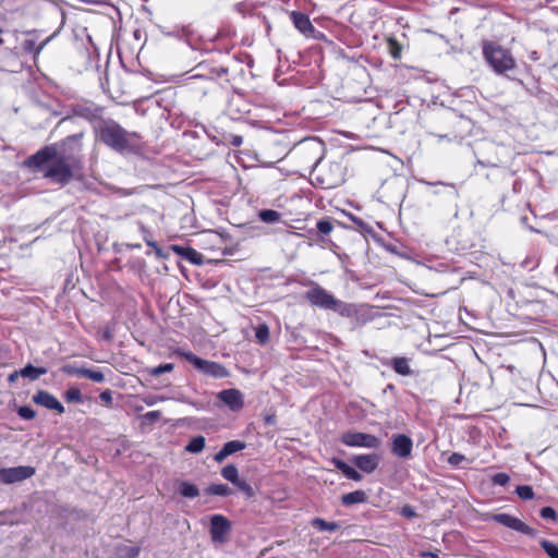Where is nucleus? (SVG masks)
Returning <instances> with one entry per match:
<instances>
[{
    "instance_id": "obj_1",
    "label": "nucleus",
    "mask_w": 558,
    "mask_h": 558,
    "mask_svg": "<svg viewBox=\"0 0 558 558\" xmlns=\"http://www.w3.org/2000/svg\"><path fill=\"white\" fill-rule=\"evenodd\" d=\"M24 166L41 171L52 183L65 185L78 170L71 161L58 155L56 144L47 145L24 160Z\"/></svg>"
},
{
    "instance_id": "obj_2",
    "label": "nucleus",
    "mask_w": 558,
    "mask_h": 558,
    "mask_svg": "<svg viewBox=\"0 0 558 558\" xmlns=\"http://www.w3.org/2000/svg\"><path fill=\"white\" fill-rule=\"evenodd\" d=\"M99 140L111 149L123 153L136 145L137 134L130 133L117 122L109 120L98 129Z\"/></svg>"
},
{
    "instance_id": "obj_3",
    "label": "nucleus",
    "mask_w": 558,
    "mask_h": 558,
    "mask_svg": "<svg viewBox=\"0 0 558 558\" xmlns=\"http://www.w3.org/2000/svg\"><path fill=\"white\" fill-rule=\"evenodd\" d=\"M483 54L485 60L498 74H502L515 66L511 53L496 44L485 43L483 46Z\"/></svg>"
},
{
    "instance_id": "obj_4",
    "label": "nucleus",
    "mask_w": 558,
    "mask_h": 558,
    "mask_svg": "<svg viewBox=\"0 0 558 558\" xmlns=\"http://www.w3.org/2000/svg\"><path fill=\"white\" fill-rule=\"evenodd\" d=\"M177 354L191 363L199 373L211 378H226L230 372L222 364L204 360L190 351L177 350Z\"/></svg>"
},
{
    "instance_id": "obj_5",
    "label": "nucleus",
    "mask_w": 558,
    "mask_h": 558,
    "mask_svg": "<svg viewBox=\"0 0 558 558\" xmlns=\"http://www.w3.org/2000/svg\"><path fill=\"white\" fill-rule=\"evenodd\" d=\"M83 136H84V133L80 132V133H76V134L65 137L63 141H61L59 143H54L58 155L62 156L68 161H71L78 169H80V165H81Z\"/></svg>"
},
{
    "instance_id": "obj_6",
    "label": "nucleus",
    "mask_w": 558,
    "mask_h": 558,
    "mask_svg": "<svg viewBox=\"0 0 558 558\" xmlns=\"http://www.w3.org/2000/svg\"><path fill=\"white\" fill-rule=\"evenodd\" d=\"M341 442L348 447H361L376 449L380 446V440L376 436L360 432H347L341 436Z\"/></svg>"
},
{
    "instance_id": "obj_7",
    "label": "nucleus",
    "mask_w": 558,
    "mask_h": 558,
    "mask_svg": "<svg viewBox=\"0 0 558 558\" xmlns=\"http://www.w3.org/2000/svg\"><path fill=\"white\" fill-rule=\"evenodd\" d=\"M35 473L36 469L29 465L2 468L0 469V482L3 484H14L31 478Z\"/></svg>"
},
{
    "instance_id": "obj_8",
    "label": "nucleus",
    "mask_w": 558,
    "mask_h": 558,
    "mask_svg": "<svg viewBox=\"0 0 558 558\" xmlns=\"http://www.w3.org/2000/svg\"><path fill=\"white\" fill-rule=\"evenodd\" d=\"M305 299L312 305L324 310H331L337 300L331 293L318 284H315L312 289L306 291Z\"/></svg>"
},
{
    "instance_id": "obj_9",
    "label": "nucleus",
    "mask_w": 558,
    "mask_h": 558,
    "mask_svg": "<svg viewBox=\"0 0 558 558\" xmlns=\"http://www.w3.org/2000/svg\"><path fill=\"white\" fill-rule=\"evenodd\" d=\"M490 519L506 527H509L513 531L520 532L522 534L529 536H535L536 531L522 522L520 519L508 514V513H495L490 515Z\"/></svg>"
},
{
    "instance_id": "obj_10",
    "label": "nucleus",
    "mask_w": 558,
    "mask_h": 558,
    "mask_svg": "<svg viewBox=\"0 0 558 558\" xmlns=\"http://www.w3.org/2000/svg\"><path fill=\"white\" fill-rule=\"evenodd\" d=\"M413 448L412 439L403 434L393 435L391 442V451L395 456L405 459L411 456Z\"/></svg>"
},
{
    "instance_id": "obj_11",
    "label": "nucleus",
    "mask_w": 558,
    "mask_h": 558,
    "mask_svg": "<svg viewBox=\"0 0 558 558\" xmlns=\"http://www.w3.org/2000/svg\"><path fill=\"white\" fill-rule=\"evenodd\" d=\"M230 531L229 520L221 514H214L210 519V534L215 542H223Z\"/></svg>"
},
{
    "instance_id": "obj_12",
    "label": "nucleus",
    "mask_w": 558,
    "mask_h": 558,
    "mask_svg": "<svg viewBox=\"0 0 558 558\" xmlns=\"http://www.w3.org/2000/svg\"><path fill=\"white\" fill-rule=\"evenodd\" d=\"M218 399L232 411H240L244 405L242 392L234 388L221 390L218 393Z\"/></svg>"
},
{
    "instance_id": "obj_13",
    "label": "nucleus",
    "mask_w": 558,
    "mask_h": 558,
    "mask_svg": "<svg viewBox=\"0 0 558 558\" xmlns=\"http://www.w3.org/2000/svg\"><path fill=\"white\" fill-rule=\"evenodd\" d=\"M33 401L36 404H39L46 409L54 410L59 414L64 413V407L54 396H52L48 391L39 390L37 393L33 396Z\"/></svg>"
},
{
    "instance_id": "obj_14",
    "label": "nucleus",
    "mask_w": 558,
    "mask_h": 558,
    "mask_svg": "<svg viewBox=\"0 0 558 558\" xmlns=\"http://www.w3.org/2000/svg\"><path fill=\"white\" fill-rule=\"evenodd\" d=\"M352 461L361 471L372 473L379 464V456L376 453L359 454L354 456Z\"/></svg>"
},
{
    "instance_id": "obj_15",
    "label": "nucleus",
    "mask_w": 558,
    "mask_h": 558,
    "mask_svg": "<svg viewBox=\"0 0 558 558\" xmlns=\"http://www.w3.org/2000/svg\"><path fill=\"white\" fill-rule=\"evenodd\" d=\"M290 17L295 28L300 31L303 35L310 36L311 34L314 33L315 28L308 15L299 11H292Z\"/></svg>"
},
{
    "instance_id": "obj_16",
    "label": "nucleus",
    "mask_w": 558,
    "mask_h": 558,
    "mask_svg": "<svg viewBox=\"0 0 558 558\" xmlns=\"http://www.w3.org/2000/svg\"><path fill=\"white\" fill-rule=\"evenodd\" d=\"M246 447V444L241 440H231L223 445L220 451H218L214 460L218 463H221L225 459H227L229 456L243 450Z\"/></svg>"
},
{
    "instance_id": "obj_17",
    "label": "nucleus",
    "mask_w": 558,
    "mask_h": 558,
    "mask_svg": "<svg viewBox=\"0 0 558 558\" xmlns=\"http://www.w3.org/2000/svg\"><path fill=\"white\" fill-rule=\"evenodd\" d=\"M385 364L391 366L393 371L401 376H410L412 374L410 360L408 357H393L386 362Z\"/></svg>"
},
{
    "instance_id": "obj_18",
    "label": "nucleus",
    "mask_w": 558,
    "mask_h": 558,
    "mask_svg": "<svg viewBox=\"0 0 558 558\" xmlns=\"http://www.w3.org/2000/svg\"><path fill=\"white\" fill-rule=\"evenodd\" d=\"M331 311L337 312L343 317H357L359 318V310L354 304L345 303L341 300H336L333 307Z\"/></svg>"
},
{
    "instance_id": "obj_19",
    "label": "nucleus",
    "mask_w": 558,
    "mask_h": 558,
    "mask_svg": "<svg viewBox=\"0 0 558 558\" xmlns=\"http://www.w3.org/2000/svg\"><path fill=\"white\" fill-rule=\"evenodd\" d=\"M173 251L195 265L202 264V254L193 247L174 245Z\"/></svg>"
},
{
    "instance_id": "obj_20",
    "label": "nucleus",
    "mask_w": 558,
    "mask_h": 558,
    "mask_svg": "<svg viewBox=\"0 0 558 558\" xmlns=\"http://www.w3.org/2000/svg\"><path fill=\"white\" fill-rule=\"evenodd\" d=\"M331 462L336 469H338L345 475V477L356 481V482L362 480V475L354 468L349 465L347 462H344L340 459H337V458H333Z\"/></svg>"
},
{
    "instance_id": "obj_21",
    "label": "nucleus",
    "mask_w": 558,
    "mask_h": 558,
    "mask_svg": "<svg viewBox=\"0 0 558 558\" xmlns=\"http://www.w3.org/2000/svg\"><path fill=\"white\" fill-rule=\"evenodd\" d=\"M70 374L77 375L80 377L88 378L95 383H102L105 380V375L102 372L98 369H90V368H74L73 371L68 369Z\"/></svg>"
},
{
    "instance_id": "obj_22",
    "label": "nucleus",
    "mask_w": 558,
    "mask_h": 558,
    "mask_svg": "<svg viewBox=\"0 0 558 558\" xmlns=\"http://www.w3.org/2000/svg\"><path fill=\"white\" fill-rule=\"evenodd\" d=\"M46 373L47 369L45 367H35L32 364H27L24 368L20 369L21 376L31 380H36Z\"/></svg>"
},
{
    "instance_id": "obj_23",
    "label": "nucleus",
    "mask_w": 558,
    "mask_h": 558,
    "mask_svg": "<svg viewBox=\"0 0 558 558\" xmlns=\"http://www.w3.org/2000/svg\"><path fill=\"white\" fill-rule=\"evenodd\" d=\"M366 500V494L363 490H354L348 494H344L341 497V501L344 506H351L354 504H362Z\"/></svg>"
},
{
    "instance_id": "obj_24",
    "label": "nucleus",
    "mask_w": 558,
    "mask_h": 558,
    "mask_svg": "<svg viewBox=\"0 0 558 558\" xmlns=\"http://www.w3.org/2000/svg\"><path fill=\"white\" fill-rule=\"evenodd\" d=\"M312 525L319 531L335 532L340 529L339 522H328L322 518H315L312 520Z\"/></svg>"
},
{
    "instance_id": "obj_25",
    "label": "nucleus",
    "mask_w": 558,
    "mask_h": 558,
    "mask_svg": "<svg viewBox=\"0 0 558 558\" xmlns=\"http://www.w3.org/2000/svg\"><path fill=\"white\" fill-rule=\"evenodd\" d=\"M179 493L186 498H195L199 495V489L196 485L182 481L179 483Z\"/></svg>"
},
{
    "instance_id": "obj_26",
    "label": "nucleus",
    "mask_w": 558,
    "mask_h": 558,
    "mask_svg": "<svg viewBox=\"0 0 558 558\" xmlns=\"http://www.w3.org/2000/svg\"><path fill=\"white\" fill-rule=\"evenodd\" d=\"M138 553L140 547L128 544L118 546L116 550L118 558H135Z\"/></svg>"
},
{
    "instance_id": "obj_27",
    "label": "nucleus",
    "mask_w": 558,
    "mask_h": 558,
    "mask_svg": "<svg viewBox=\"0 0 558 558\" xmlns=\"http://www.w3.org/2000/svg\"><path fill=\"white\" fill-rule=\"evenodd\" d=\"M207 495L214 496H229L232 494V489L226 484H211L206 488Z\"/></svg>"
},
{
    "instance_id": "obj_28",
    "label": "nucleus",
    "mask_w": 558,
    "mask_h": 558,
    "mask_svg": "<svg viewBox=\"0 0 558 558\" xmlns=\"http://www.w3.org/2000/svg\"><path fill=\"white\" fill-rule=\"evenodd\" d=\"M205 437L196 436L189 441L185 446V450L191 453H199L205 448Z\"/></svg>"
},
{
    "instance_id": "obj_29",
    "label": "nucleus",
    "mask_w": 558,
    "mask_h": 558,
    "mask_svg": "<svg viewBox=\"0 0 558 558\" xmlns=\"http://www.w3.org/2000/svg\"><path fill=\"white\" fill-rule=\"evenodd\" d=\"M258 217L265 223H276L280 221L281 214L274 209H263L258 213Z\"/></svg>"
},
{
    "instance_id": "obj_30",
    "label": "nucleus",
    "mask_w": 558,
    "mask_h": 558,
    "mask_svg": "<svg viewBox=\"0 0 558 558\" xmlns=\"http://www.w3.org/2000/svg\"><path fill=\"white\" fill-rule=\"evenodd\" d=\"M221 475L225 480H227L230 483L238 482L239 478V472L234 464H228L221 470Z\"/></svg>"
},
{
    "instance_id": "obj_31",
    "label": "nucleus",
    "mask_w": 558,
    "mask_h": 558,
    "mask_svg": "<svg viewBox=\"0 0 558 558\" xmlns=\"http://www.w3.org/2000/svg\"><path fill=\"white\" fill-rule=\"evenodd\" d=\"M255 338L260 344H265L268 341L269 328L266 324H262L256 328Z\"/></svg>"
},
{
    "instance_id": "obj_32",
    "label": "nucleus",
    "mask_w": 558,
    "mask_h": 558,
    "mask_svg": "<svg viewBox=\"0 0 558 558\" xmlns=\"http://www.w3.org/2000/svg\"><path fill=\"white\" fill-rule=\"evenodd\" d=\"M541 546L550 558H558V545L543 539L541 541Z\"/></svg>"
},
{
    "instance_id": "obj_33",
    "label": "nucleus",
    "mask_w": 558,
    "mask_h": 558,
    "mask_svg": "<svg viewBox=\"0 0 558 558\" xmlns=\"http://www.w3.org/2000/svg\"><path fill=\"white\" fill-rule=\"evenodd\" d=\"M233 485L239 490H241L247 498L254 496V489L246 481L238 478V482L233 483Z\"/></svg>"
},
{
    "instance_id": "obj_34",
    "label": "nucleus",
    "mask_w": 558,
    "mask_h": 558,
    "mask_svg": "<svg viewBox=\"0 0 558 558\" xmlns=\"http://www.w3.org/2000/svg\"><path fill=\"white\" fill-rule=\"evenodd\" d=\"M515 493L523 500H531L534 498V492L529 485H520L517 487Z\"/></svg>"
},
{
    "instance_id": "obj_35",
    "label": "nucleus",
    "mask_w": 558,
    "mask_h": 558,
    "mask_svg": "<svg viewBox=\"0 0 558 558\" xmlns=\"http://www.w3.org/2000/svg\"><path fill=\"white\" fill-rule=\"evenodd\" d=\"M317 231L322 234H329L333 230V225L328 219H322L316 225Z\"/></svg>"
},
{
    "instance_id": "obj_36",
    "label": "nucleus",
    "mask_w": 558,
    "mask_h": 558,
    "mask_svg": "<svg viewBox=\"0 0 558 558\" xmlns=\"http://www.w3.org/2000/svg\"><path fill=\"white\" fill-rule=\"evenodd\" d=\"M64 397L68 402H81L82 393L77 388H70L65 391Z\"/></svg>"
},
{
    "instance_id": "obj_37",
    "label": "nucleus",
    "mask_w": 558,
    "mask_h": 558,
    "mask_svg": "<svg viewBox=\"0 0 558 558\" xmlns=\"http://www.w3.org/2000/svg\"><path fill=\"white\" fill-rule=\"evenodd\" d=\"M173 364L171 363H166V364H161V365H158L154 368H151L149 371V374L153 375V376H159L163 373H170L173 371Z\"/></svg>"
},
{
    "instance_id": "obj_38",
    "label": "nucleus",
    "mask_w": 558,
    "mask_h": 558,
    "mask_svg": "<svg viewBox=\"0 0 558 558\" xmlns=\"http://www.w3.org/2000/svg\"><path fill=\"white\" fill-rule=\"evenodd\" d=\"M46 43H43L40 44L39 46H36V43L34 40H25L23 46H24V50L28 51V52H34L35 54H39L40 51L43 50L44 46H45Z\"/></svg>"
},
{
    "instance_id": "obj_39",
    "label": "nucleus",
    "mask_w": 558,
    "mask_h": 558,
    "mask_svg": "<svg viewBox=\"0 0 558 558\" xmlns=\"http://www.w3.org/2000/svg\"><path fill=\"white\" fill-rule=\"evenodd\" d=\"M169 398L168 397H165V396H155V395H149V396H145L142 398L143 402L147 405V407H153L155 405L156 403L158 402H163L166 400H168Z\"/></svg>"
},
{
    "instance_id": "obj_40",
    "label": "nucleus",
    "mask_w": 558,
    "mask_h": 558,
    "mask_svg": "<svg viewBox=\"0 0 558 558\" xmlns=\"http://www.w3.org/2000/svg\"><path fill=\"white\" fill-rule=\"evenodd\" d=\"M17 414L23 420H33L36 416V412L32 408L26 405L20 407L17 409Z\"/></svg>"
},
{
    "instance_id": "obj_41",
    "label": "nucleus",
    "mask_w": 558,
    "mask_h": 558,
    "mask_svg": "<svg viewBox=\"0 0 558 558\" xmlns=\"http://www.w3.org/2000/svg\"><path fill=\"white\" fill-rule=\"evenodd\" d=\"M447 461L450 465L458 466L462 462L468 461V458L459 452H453L448 457Z\"/></svg>"
},
{
    "instance_id": "obj_42",
    "label": "nucleus",
    "mask_w": 558,
    "mask_h": 558,
    "mask_svg": "<svg viewBox=\"0 0 558 558\" xmlns=\"http://www.w3.org/2000/svg\"><path fill=\"white\" fill-rule=\"evenodd\" d=\"M510 477L506 473H497L493 476L492 482L494 485L505 486L509 483Z\"/></svg>"
},
{
    "instance_id": "obj_43",
    "label": "nucleus",
    "mask_w": 558,
    "mask_h": 558,
    "mask_svg": "<svg viewBox=\"0 0 558 558\" xmlns=\"http://www.w3.org/2000/svg\"><path fill=\"white\" fill-rule=\"evenodd\" d=\"M541 517L545 520H553L556 521L557 513L556 510L551 507H544L541 510Z\"/></svg>"
},
{
    "instance_id": "obj_44",
    "label": "nucleus",
    "mask_w": 558,
    "mask_h": 558,
    "mask_svg": "<svg viewBox=\"0 0 558 558\" xmlns=\"http://www.w3.org/2000/svg\"><path fill=\"white\" fill-rule=\"evenodd\" d=\"M161 417L160 411H149L143 415V418L148 423H155Z\"/></svg>"
},
{
    "instance_id": "obj_45",
    "label": "nucleus",
    "mask_w": 558,
    "mask_h": 558,
    "mask_svg": "<svg viewBox=\"0 0 558 558\" xmlns=\"http://www.w3.org/2000/svg\"><path fill=\"white\" fill-rule=\"evenodd\" d=\"M400 513L401 515H403L404 518H414L416 515V512L414 510V508L410 505H405L401 508L400 510Z\"/></svg>"
},
{
    "instance_id": "obj_46",
    "label": "nucleus",
    "mask_w": 558,
    "mask_h": 558,
    "mask_svg": "<svg viewBox=\"0 0 558 558\" xmlns=\"http://www.w3.org/2000/svg\"><path fill=\"white\" fill-rule=\"evenodd\" d=\"M100 400L108 407L112 404V393L110 390H105L99 395Z\"/></svg>"
},
{
    "instance_id": "obj_47",
    "label": "nucleus",
    "mask_w": 558,
    "mask_h": 558,
    "mask_svg": "<svg viewBox=\"0 0 558 558\" xmlns=\"http://www.w3.org/2000/svg\"><path fill=\"white\" fill-rule=\"evenodd\" d=\"M421 557L423 558H439V550H435V551H422L420 554Z\"/></svg>"
},
{
    "instance_id": "obj_48",
    "label": "nucleus",
    "mask_w": 558,
    "mask_h": 558,
    "mask_svg": "<svg viewBox=\"0 0 558 558\" xmlns=\"http://www.w3.org/2000/svg\"><path fill=\"white\" fill-rule=\"evenodd\" d=\"M186 34H187V29L184 27L173 31L171 33H167V35H169V36H177V37L186 36Z\"/></svg>"
},
{
    "instance_id": "obj_49",
    "label": "nucleus",
    "mask_w": 558,
    "mask_h": 558,
    "mask_svg": "<svg viewBox=\"0 0 558 558\" xmlns=\"http://www.w3.org/2000/svg\"><path fill=\"white\" fill-rule=\"evenodd\" d=\"M243 143V138L242 136L240 135H233L232 138H231V144L234 146V147H239L241 146Z\"/></svg>"
},
{
    "instance_id": "obj_50",
    "label": "nucleus",
    "mask_w": 558,
    "mask_h": 558,
    "mask_svg": "<svg viewBox=\"0 0 558 558\" xmlns=\"http://www.w3.org/2000/svg\"><path fill=\"white\" fill-rule=\"evenodd\" d=\"M19 376H21L20 371H15L9 375L8 380L14 383Z\"/></svg>"
},
{
    "instance_id": "obj_51",
    "label": "nucleus",
    "mask_w": 558,
    "mask_h": 558,
    "mask_svg": "<svg viewBox=\"0 0 558 558\" xmlns=\"http://www.w3.org/2000/svg\"><path fill=\"white\" fill-rule=\"evenodd\" d=\"M146 243H147V245H149V246H151V247H154V248L159 251V248L157 247V244L154 241L146 240Z\"/></svg>"
},
{
    "instance_id": "obj_52",
    "label": "nucleus",
    "mask_w": 558,
    "mask_h": 558,
    "mask_svg": "<svg viewBox=\"0 0 558 558\" xmlns=\"http://www.w3.org/2000/svg\"><path fill=\"white\" fill-rule=\"evenodd\" d=\"M308 142H310L311 144H313L314 146H316V147H320V143H319V142H317V141H315V140H310Z\"/></svg>"
},
{
    "instance_id": "obj_53",
    "label": "nucleus",
    "mask_w": 558,
    "mask_h": 558,
    "mask_svg": "<svg viewBox=\"0 0 558 558\" xmlns=\"http://www.w3.org/2000/svg\"><path fill=\"white\" fill-rule=\"evenodd\" d=\"M266 422H267V423H269V424H270V423H274V417H272V416H268V417L266 418Z\"/></svg>"
},
{
    "instance_id": "obj_54",
    "label": "nucleus",
    "mask_w": 558,
    "mask_h": 558,
    "mask_svg": "<svg viewBox=\"0 0 558 558\" xmlns=\"http://www.w3.org/2000/svg\"><path fill=\"white\" fill-rule=\"evenodd\" d=\"M392 57L396 58V59L399 58L398 50L392 51Z\"/></svg>"
},
{
    "instance_id": "obj_55",
    "label": "nucleus",
    "mask_w": 558,
    "mask_h": 558,
    "mask_svg": "<svg viewBox=\"0 0 558 558\" xmlns=\"http://www.w3.org/2000/svg\"><path fill=\"white\" fill-rule=\"evenodd\" d=\"M390 44L391 45H397V43L395 40H392V39H390Z\"/></svg>"
},
{
    "instance_id": "obj_56",
    "label": "nucleus",
    "mask_w": 558,
    "mask_h": 558,
    "mask_svg": "<svg viewBox=\"0 0 558 558\" xmlns=\"http://www.w3.org/2000/svg\"><path fill=\"white\" fill-rule=\"evenodd\" d=\"M235 7L239 11L241 10V4H236Z\"/></svg>"
}]
</instances>
